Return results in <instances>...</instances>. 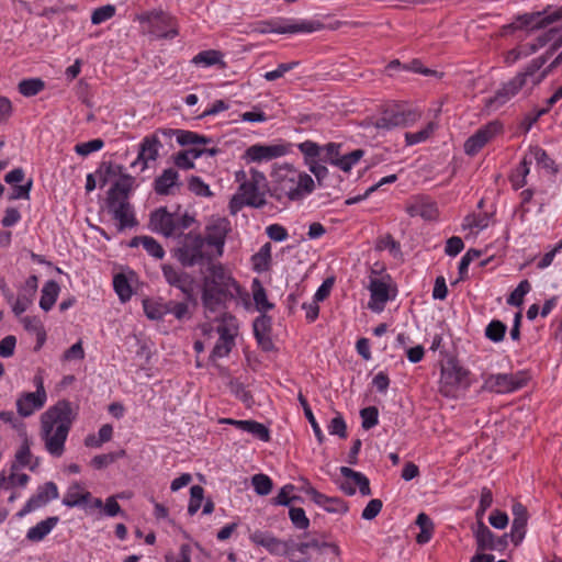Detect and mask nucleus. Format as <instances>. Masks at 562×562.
I'll return each instance as SVG.
<instances>
[{
    "label": "nucleus",
    "mask_w": 562,
    "mask_h": 562,
    "mask_svg": "<svg viewBox=\"0 0 562 562\" xmlns=\"http://www.w3.org/2000/svg\"><path fill=\"white\" fill-rule=\"evenodd\" d=\"M206 272L202 279L201 302L205 317H210L227 308V303L240 293V285L221 262L209 263Z\"/></svg>",
    "instance_id": "f257e3e1"
},
{
    "label": "nucleus",
    "mask_w": 562,
    "mask_h": 562,
    "mask_svg": "<svg viewBox=\"0 0 562 562\" xmlns=\"http://www.w3.org/2000/svg\"><path fill=\"white\" fill-rule=\"evenodd\" d=\"M251 539L257 544L267 548L271 553L286 555L291 562H311L315 550L330 551L335 557L340 554L339 547L336 543L319 541L307 535L282 541L257 530L251 535Z\"/></svg>",
    "instance_id": "f03ea898"
},
{
    "label": "nucleus",
    "mask_w": 562,
    "mask_h": 562,
    "mask_svg": "<svg viewBox=\"0 0 562 562\" xmlns=\"http://www.w3.org/2000/svg\"><path fill=\"white\" fill-rule=\"evenodd\" d=\"M562 45V37L557 40L550 49L542 56L532 59L522 71H519L514 78L503 83L495 94L485 100L484 106L488 112L496 111L515 95L518 94L528 83L531 88L538 86L547 76L548 70H541L551 56Z\"/></svg>",
    "instance_id": "7ed1b4c3"
},
{
    "label": "nucleus",
    "mask_w": 562,
    "mask_h": 562,
    "mask_svg": "<svg viewBox=\"0 0 562 562\" xmlns=\"http://www.w3.org/2000/svg\"><path fill=\"white\" fill-rule=\"evenodd\" d=\"M71 403L58 401L41 416V437L47 452L59 458L65 452V442L75 420Z\"/></svg>",
    "instance_id": "20e7f679"
},
{
    "label": "nucleus",
    "mask_w": 562,
    "mask_h": 562,
    "mask_svg": "<svg viewBox=\"0 0 562 562\" xmlns=\"http://www.w3.org/2000/svg\"><path fill=\"white\" fill-rule=\"evenodd\" d=\"M313 178L290 165L280 167L273 175V186L270 195L279 202L301 201L314 191Z\"/></svg>",
    "instance_id": "39448f33"
},
{
    "label": "nucleus",
    "mask_w": 562,
    "mask_h": 562,
    "mask_svg": "<svg viewBox=\"0 0 562 562\" xmlns=\"http://www.w3.org/2000/svg\"><path fill=\"white\" fill-rule=\"evenodd\" d=\"M175 257L183 268L207 266L216 259L214 254L209 250L203 236L195 232L179 234Z\"/></svg>",
    "instance_id": "423d86ee"
},
{
    "label": "nucleus",
    "mask_w": 562,
    "mask_h": 562,
    "mask_svg": "<svg viewBox=\"0 0 562 562\" xmlns=\"http://www.w3.org/2000/svg\"><path fill=\"white\" fill-rule=\"evenodd\" d=\"M140 24L147 25L149 34L158 38L172 40L179 35L177 19L162 10H150L136 16Z\"/></svg>",
    "instance_id": "0eeeda50"
},
{
    "label": "nucleus",
    "mask_w": 562,
    "mask_h": 562,
    "mask_svg": "<svg viewBox=\"0 0 562 562\" xmlns=\"http://www.w3.org/2000/svg\"><path fill=\"white\" fill-rule=\"evenodd\" d=\"M469 371L460 367L456 361L449 360L441 367L439 392L446 397H458L460 391L470 386Z\"/></svg>",
    "instance_id": "6e6552de"
},
{
    "label": "nucleus",
    "mask_w": 562,
    "mask_h": 562,
    "mask_svg": "<svg viewBox=\"0 0 562 562\" xmlns=\"http://www.w3.org/2000/svg\"><path fill=\"white\" fill-rule=\"evenodd\" d=\"M420 117L416 110H406L400 105H391L383 110L381 115L370 121L376 130L391 131L395 127H405L414 124Z\"/></svg>",
    "instance_id": "1a4fd4ad"
},
{
    "label": "nucleus",
    "mask_w": 562,
    "mask_h": 562,
    "mask_svg": "<svg viewBox=\"0 0 562 562\" xmlns=\"http://www.w3.org/2000/svg\"><path fill=\"white\" fill-rule=\"evenodd\" d=\"M517 546L525 537L522 529H512L510 533L495 536L491 529H475L474 538L476 540V550L484 551H498L503 552L508 546V539Z\"/></svg>",
    "instance_id": "9d476101"
},
{
    "label": "nucleus",
    "mask_w": 562,
    "mask_h": 562,
    "mask_svg": "<svg viewBox=\"0 0 562 562\" xmlns=\"http://www.w3.org/2000/svg\"><path fill=\"white\" fill-rule=\"evenodd\" d=\"M268 187L267 178L263 172L251 168L249 170V180L239 184L238 193L248 206L262 207L266 205L265 192Z\"/></svg>",
    "instance_id": "9b49d317"
},
{
    "label": "nucleus",
    "mask_w": 562,
    "mask_h": 562,
    "mask_svg": "<svg viewBox=\"0 0 562 562\" xmlns=\"http://www.w3.org/2000/svg\"><path fill=\"white\" fill-rule=\"evenodd\" d=\"M342 144L340 143H328L322 146V155L319 157V161L328 162L344 172H349L352 167L359 162V160L363 157V149H355L349 154L341 155Z\"/></svg>",
    "instance_id": "f8f14e48"
},
{
    "label": "nucleus",
    "mask_w": 562,
    "mask_h": 562,
    "mask_svg": "<svg viewBox=\"0 0 562 562\" xmlns=\"http://www.w3.org/2000/svg\"><path fill=\"white\" fill-rule=\"evenodd\" d=\"M557 22H562V7L548 5L542 11L525 13L516 20L517 27L531 31L549 27Z\"/></svg>",
    "instance_id": "ddd939ff"
},
{
    "label": "nucleus",
    "mask_w": 562,
    "mask_h": 562,
    "mask_svg": "<svg viewBox=\"0 0 562 562\" xmlns=\"http://www.w3.org/2000/svg\"><path fill=\"white\" fill-rule=\"evenodd\" d=\"M262 27L259 30L260 33H279V34H295V33H312L319 31L324 27V24L317 20H279V21H267L261 22Z\"/></svg>",
    "instance_id": "4468645a"
},
{
    "label": "nucleus",
    "mask_w": 562,
    "mask_h": 562,
    "mask_svg": "<svg viewBox=\"0 0 562 562\" xmlns=\"http://www.w3.org/2000/svg\"><path fill=\"white\" fill-rule=\"evenodd\" d=\"M529 378L525 372L488 374L483 389L495 393H509L524 387Z\"/></svg>",
    "instance_id": "2eb2a0df"
},
{
    "label": "nucleus",
    "mask_w": 562,
    "mask_h": 562,
    "mask_svg": "<svg viewBox=\"0 0 562 562\" xmlns=\"http://www.w3.org/2000/svg\"><path fill=\"white\" fill-rule=\"evenodd\" d=\"M161 270L166 282L170 286L179 289L183 293L186 301L196 304L194 278L190 273L171 265H164Z\"/></svg>",
    "instance_id": "dca6fc26"
},
{
    "label": "nucleus",
    "mask_w": 562,
    "mask_h": 562,
    "mask_svg": "<svg viewBox=\"0 0 562 562\" xmlns=\"http://www.w3.org/2000/svg\"><path fill=\"white\" fill-rule=\"evenodd\" d=\"M503 132V124L495 120L480 127L464 143L465 154L473 156L479 153L490 140Z\"/></svg>",
    "instance_id": "f3484780"
},
{
    "label": "nucleus",
    "mask_w": 562,
    "mask_h": 562,
    "mask_svg": "<svg viewBox=\"0 0 562 562\" xmlns=\"http://www.w3.org/2000/svg\"><path fill=\"white\" fill-rule=\"evenodd\" d=\"M58 487L54 482H46L43 485H40L30 499L26 502L24 507L18 513V516L22 517L35 509H38L45 506L53 499L58 498Z\"/></svg>",
    "instance_id": "a211bd4d"
},
{
    "label": "nucleus",
    "mask_w": 562,
    "mask_h": 562,
    "mask_svg": "<svg viewBox=\"0 0 562 562\" xmlns=\"http://www.w3.org/2000/svg\"><path fill=\"white\" fill-rule=\"evenodd\" d=\"M106 206L113 218L119 222V231L122 232L127 227H134L138 224L131 203L125 200L106 199Z\"/></svg>",
    "instance_id": "6ab92c4d"
},
{
    "label": "nucleus",
    "mask_w": 562,
    "mask_h": 562,
    "mask_svg": "<svg viewBox=\"0 0 562 562\" xmlns=\"http://www.w3.org/2000/svg\"><path fill=\"white\" fill-rule=\"evenodd\" d=\"M288 153V148L284 145H263L255 144L249 146L245 154L244 159L248 162H261L269 161L274 158L284 156Z\"/></svg>",
    "instance_id": "aec40b11"
},
{
    "label": "nucleus",
    "mask_w": 562,
    "mask_h": 562,
    "mask_svg": "<svg viewBox=\"0 0 562 562\" xmlns=\"http://www.w3.org/2000/svg\"><path fill=\"white\" fill-rule=\"evenodd\" d=\"M161 147L162 142L161 138L158 137V134L146 136L142 140L137 158L131 164V167L134 168L140 164V170L144 171L148 167V161L158 158V153Z\"/></svg>",
    "instance_id": "412c9836"
},
{
    "label": "nucleus",
    "mask_w": 562,
    "mask_h": 562,
    "mask_svg": "<svg viewBox=\"0 0 562 562\" xmlns=\"http://www.w3.org/2000/svg\"><path fill=\"white\" fill-rule=\"evenodd\" d=\"M149 227L153 232L172 237L176 235L175 214L161 206L150 213Z\"/></svg>",
    "instance_id": "4be33fe9"
},
{
    "label": "nucleus",
    "mask_w": 562,
    "mask_h": 562,
    "mask_svg": "<svg viewBox=\"0 0 562 562\" xmlns=\"http://www.w3.org/2000/svg\"><path fill=\"white\" fill-rule=\"evenodd\" d=\"M228 222L221 220L215 224L206 226V235L203 236L206 245L215 248L214 256L220 258L223 256L226 236L228 233Z\"/></svg>",
    "instance_id": "5701e85b"
},
{
    "label": "nucleus",
    "mask_w": 562,
    "mask_h": 562,
    "mask_svg": "<svg viewBox=\"0 0 562 562\" xmlns=\"http://www.w3.org/2000/svg\"><path fill=\"white\" fill-rule=\"evenodd\" d=\"M91 501H93L92 494L88 491H83L81 484L75 482L67 488L61 503L67 507H82L89 513Z\"/></svg>",
    "instance_id": "b1692460"
},
{
    "label": "nucleus",
    "mask_w": 562,
    "mask_h": 562,
    "mask_svg": "<svg viewBox=\"0 0 562 562\" xmlns=\"http://www.w3.org/2000/svg\"><path fill=\"white\" fill-rule=\"evenodd\" d=\"M368 289L370 291L369 308L382 312L390 300L389 285L380 279H370Z\"/></svg>",
    "instance_id": "393cba45"
},
{
    "label": "nucleus",
    "mask_w": 562,
    "mask_h": 562,
    "mask_svg": "<svg viewBox=\"0 0 562 562\" xmlns=\"http://www.w3.org/2000/svg\"><path fill=\"white\" fill-rule=\"evenodd\" d=\"M306 494L311 497V499L317 504L318 506L323 507L325 510L329 513H346L348 510L347 504L338 497H328L318 491H316L314 487L308 486L306 488Z\"/></svg>",
    "instance_id": "a878e982"
},
{
    "label": "nucleus",
    "mask_w": 562,
    "mask_h": 562,
    "mask_svg": "<svg viewBox=\"0 0 562 562\" xmlns=\"http://www.w3.org/2000/svg\"><path fill=\"white\" fill-rule=\"evenodd\" d=\"M45 403L46 397H42L35 392H25L16 400V411L21 417H29L35 411L41 409Z\"/></svg>",
    "instance_id": "bb28decb"
},
{
    "label": "nucleus",
    "mask_w": 562,
    "mask_h": 562,
    "mask_svg": "<svg viewBox=\"0 0 562 562\" xmlns=\"http://www.w3.org/2000/svg\"><path fill=\"white\" fill-rule=\"evenodd\" d=\"M181 186L179 172L173 168L165 169L154 181V190L158 195H169L172 193L173 187L180 188Z\"/></svg>",
    "instance_id": "cd10ccee"
},
{
    "label": "nucleus",
    "mask_w": 562,
    "mask_h": 562,
    "mask_svg": "<svg viewBox=\"0 0 562 562\" xmlns=\"http://www.w3.org/2000/svg\"><path fill=\"white\" fill-rule=\"evenodd\" d=\"M23 436L22 445L15 453V463L12 464L11 470L15 471L19 468L29 467L31 471H35L40 463L38 458H35L34 463H32L33 456L31 453V441L24 430Z\"/></svg>",
    "instance_id": "c85d7f7f"
},
{
    "label": "nucleus",
    "mask_w": 562,
    "mask_h": 562,
    "mask_svg": "<svg viewBox=\"0 0 562 562\" xmlns=\"http://www.w3.org/2000/svg\"><path fill=\"white\" fill-rule=\"evenodd\" d=\"M89 514H98L100 516L114 517L121 513V506L116 501V496H110L105 503L101 498L93 497Z\"/></svg>",
    "instance_id": "c756f323"
},
{
    "label": "nucleus",
    "mask_w": 562,
    "mask_h": 562,
    "mask_svg": "<svg viewBox=\"0 0 562 562\" xmlns=\"http://www.w3.org/2000/svg\"><path fill=\"white\" fill-rule=\"evenodd\" d=\"M134 181H135V179L132 176H130L127 173L122 175L120 180L116 181L111 187V189L108 191L106 199L108 200L120 199V200L128 201V194L133 188Z\"/></svg>",
    "instance_id": "7c9ffc66"
},
{
    "label": "nucleus",
    "mask_w": 562,
    "mask_h": 562,
    "mask_svg": "<svg viewBox=\"0 0 562 562\" xmlns=\"http://www.w3.org/2000/svg\"><path fill=\"white\" fill-rule=\"evenodd\" d=\"M59 291V284L55 280L47 281L42 289L40 307L45 312L50 311L56 303Z\"/></svg>",
    "instance_id": "2f4dec72"
},
{
    "label": "nucleus",
    "mask_w": 562,
    "mask_h": 562,
    "mask_svg": "<svg viewBox=\"0 0 562 562\" xmlns=\"http://www.w3.org/2000/svg\"><path fill=\"white\" fill-rule=\"evenodd\" d=\"M235 426L243 431L251 434L255 438L268 442L270 441V430L261 423L256 420H240L236 422Z\"/></svg>",
    "instance_id": "473e14b6"
},
{
    "label": "nucleus",
    "mask_w": 562,
    "mask_h": 562,
    "mask_svg": "<svg viewBox=\"0 0 562 562\" xmlns=\"http://www.w3.org/2000/svg\"><path fill=\"white\" fill-rule=\"evenodd\" d=\"M531 160H536L537 165L549 170L551 173H558L559 169L554 160L549 157L547 151L540 146H532L528 151Z\"/></svg>",
    "instance_id": "72a5a7b5"
},
{
    "label": "nucleus",
    "mask_w": 562,
    "mask_h": 562,
    "mask_svg": "<svg viewBox=\"0 0 562 562\" xmlns=\"http://www.w3.org/2000/svg\"><path fill=\"white\" fill-rule=\"evenodd\" d=\"M339 470L342 476L346 479H351L355 484L358 485L361 495H371L370 482L364 474L357 472L348 467H341Z\"/></svg>",
    "instance_id": "f704fd0d"
},
{
    "label": "nucleus",
    "mask_w": 562,
    "mask_h": 562,
    "mask_svg": "<svg viewBox=\"0 0 562 562\" xmlns=\"http://www.w3.org/2000/svg\"><path fill=\"white\" fill-rule=\"evenodd\" d=\"M95 173L99 177L100 186L104 187L112 177L120 176L121 178L122 175H124V167L122 165H116L111 161H103L99 166Z\"/></svg>",
    "instance_id": "c9c22d12"
},
{
    "label": "nucleus",
    "mask_w": 562,
    "mask_h": 562,
    "mask_svg": "<svg viewBox=\"0 0 562 562\" xmlns=\"http://www.w3.org/2000/svg\"><path fill=\"white\" fill-rule=\"evenodd\" d=\"M220 313L222 314V324L217 327V333L220 335L218 341L234 345V334L231 331L229 326H234L236 318L232 314L227 313L226 310Z\"/></svg>",
    "instance_id": "e433bc0d"
},
{
    "label": "nucleus",
    "mask_w": 562,
    "mask_h": 562,
    "mask_svg": "<svg viewBox=\"0 0 562 562\" xmlns=\"http://www.w3.org/2000/svg\"><path fill=\"white\" fill-rule=\"evenodd\" d=\"M252 296L256 307L260 313H266L274 307V305L268 301L266 290L257 279L252 282Z\"/></svg>",
    "instance_id": "4c0bfd02"
},
{
    "label": "nucleus",
    "mask_w": 562,
    "mask_h": 562,
    "mask_svg": "<svg viewBox=\"0 0 562 562\" xmlns=\"http://www.w3.org/2000/svg\"><path fill=\"white\" fill-rule=\"evenodd\" d=\"M45 89V82L41 78L23 79L18 85L19 92L26 98L34 97Z\"/></svg>",
    "instance_id": "58836bf2"
},
{
    "label": "nucleus",
    "mask_w": 562,
    "mask_h": 562,
    "mask_svg": "<svg viewBox=\"0 0 562 562\" xmlns=\"http://www.w3.org/2000/svg\"><path fill=\"white\" fill-rule=\"evenodd\" d=\"M177 142L181 146L205 145L212 143V138L200 135L195 132L178 130Z\"/></svg>",
    "instance_id": "ea45409f"
},
{
    "label": "nucleus",
    "mask_w": 562,
    "mask_h": 562,
    "mask_svg": "<svg viewBox=\"0 0 562 562\" xmlns=\"http://www.w3.org/2000/svg\"><path fill=\"white\" fill-rule=\"evenodd\" d=\"M493 503V493L491 488L484 486L481 491L480 504L476 509V522L477 527H486L484 524V515L485 512L492 506Z\"/></svg>",
    "instance_id": "a19ab883"
},
{
    "label": "nucleus",
    "mask_w": 562,
    "mask_h": 562,
    "mask_svg": "<svg viewBox=\"0 0 562 562\" xmlns=\"http://www.w3.org/2000/svg\"><path fill=\"white\" fill-rule=\"evenodd\" d=\"M297 400H299L300 404L302 405L304 415L307 418L308 423L311 424L318 442L323 443V441L325 440V436H324L318 423L316 422V418L308 405L307 400L305 398V396L302 393L299 394Z\"/></svg>",
    "instance_id": "79ce46f5"
},
{
    "label": "nucleus",
    "mask_w": 562,
    "mask_h": 562,
    "mask_svg": "<svg viewBox=\"0 0 562 562\" xmlns=\"http://www.w3.org/2000/svg\"><path fill=\"white\" fill-rule=\"evenodd\" d=\"M113 286L122 302H126L132 297V288L125 274H115L113 278Z\"/></svg>",
    "instance_id": "37998d69"
},
{
    "label": "nucleus",
    "mask_w": 562,
    "mask_h": 562,
    "mask_svg": "<svg viewBox=\"0 0 562 562\" xmlns=\"http://www.w3.org/2000/svg\"><path fill=\"white\" fill-rule=\"evenodd\" d=\"M143 307L149 319L159 321L166 316V310H164L162 301L146 299L143 301Z\"/></svg>",
    "instance_id": "c03bdc74"
},
{
    "label": "nucleus",
    "mask_w": 562,
    "mask_h": 562,
    "mask_svg": "<svg viewBox=\"0 0 562 562\" xmlns=\"http://www.w3.org/2000/svg\"><path fill=\"white\" fill-rule=\"evenodd\" d=\"M222 54L218 50L209 49V50H202L199 54H196L192 58V63L194 65H202L204 67H210L213 65H216L221 63L222 60Z\"/></svg>",
    "instance_id": "a18cd8bd"
},
{
    "label": "nucleus",
    "mask_w": 562,
    "mask_h": 562,
    "mask_svg": "<svg viewBox=\"0 0 562 562\" xmlns=\"http://www.w3.org/2000/svg\"><path fill=\"white\" fill-rule=\"evenodd\" d=\"M435 127H436L435 123L429 122L423 130H420L418 132H415V133L407 132V133H405L406 145L413 146V145H416L418 143L425 142L434 133Z\"/></svg>",
    "instance_id": "49530a36"
},
{
    "label": "nucleus",
    "mask_w": 562,
    "mask_h": 562,
    "mask_svg": "<svg viewBox=\"0 0 562 562\" xmlns=\"http://www.w3.org/2000/svg\"><path fill=\"white\" fill-rule=\"evenodd\" d=\"M124 456H125V450H119L116 452L98 454L92 458L91 465L97 470H101V469L109 467L110 464H112L117 459H120Z\"/></svg>",
    "instance_id": "de8ad7c7"
},
{
    "label": "nucleus",
    "mask_w": 562,
    "mask_h": 562,
    "mask_svg": "<svg viewBox=\"0 0 562 562\" xmlns=\"http://www.w3.org/2000/svg\"><path fill=\"white\" fill-rule=\"evenodd\" d=\"M297 148L304 155L306 165L312 160L319 159L322 155V146L312 140H305L299 144Z\"/></svg>",
    "instance_id": "09e8293b"
},
{
    "label": "nucleus",
    "mask_w": 562,
    "mask_h": 562,
    "mask_svg": "<svg viewBox=\"0 0 562 562\" xmlns=\"http://www.w3.org/2000/svg\"><path fill=\"white\" fill-rule=\"evenodd\" d=\"M506 330L507 327L503 322L494 319L486 326L485 336L494 342H499L504 339Z\"/></svg>",
    "instance_id": "8fccbe9b"
},
{
    "label": "nucleus",
    "mask_w": 562,
    "mask_h": 562,
    "mask_svg": "<svg viewBox=\"0 0 562 562\" xmlns=\"http://www.w3.org/2000/svg\"><path fill=\"white\" fill-rule=\"evenodd\" d=\"M531 290L528 280H522L517 288L509 294L507 304L513 306H520L524 303V296Z\"/></svg>",
    "instance_id": "3c124183"
},
{
    "label": "nucleus",
    "mask_w": 562,
    "mask_h": 562,
    "mask_svg": "<svg viewBox=\"0 0 562 562\" xmlns=\"http://www.w3.org/2000/svg\"><path fill=\"white\" fill-rule=\"evenodd\" d=\"M252 486L258 495H268L272 490V481L266 474H255L251 479Z\"/></svg>",
    "instance_id": "603ef678"
},
{
    "label": "nucleus",
    "mask_w": 562,
    "mask_h": 562,
    "mask_svg": "<svg viewBox=\"0 0 562 562\" xmlns=\"http://www.w3.org/2000/svg\"><path fill=\"white\" fill-rule=\"evenodd\" d=\"M513 525L512 527H526L529 518L526 506L521 503L514 502L512 506Z\"/></svg>",
    "instance_id": "864d4df0"
},
{
    "label": "nucleus",
    "mask_w": 562,
    "mask_h": 562,
    "mask_svg": "<svg viewBox=\"0 0 562 562\" xmlns=\"http://www.w3.org/2000/svg\"><path fill=\"white\" fill-rule=\"evenodd\" d=\"M115 7L113 4H105L100 8H97L91 14V23L94 25L101 24L115 14Z\"/></svg>",
    "instance_id": "5fc2aeb1"
},
{
    "label": "nucleus",
    "mask_w": 562,
    "mask_h": 562,
    "mask_svg": "<svg viewBox=\"0 0 562 562\" xmlns=\"http://www.w3.org/2000/svg\"><path fill=\"white\" fill-rule=\"evenodd\" d=\"M204 497V488L200 485H193L190 488V501L188 513L194 515L201 507Z\"/></svg>",
    "instance_id": "6e6d98bb"
},
{
    "label": "nucleus",
    "mask_w": 562,
    "mask_h": 562,
    "mask_svg": "<svg viewBox=\"0 0 562 562\" xmlns=\"http://www.w3.org/2000/svg\"><path fill=\"white\" fill-rule=\"evenodd\" d=\"M362 418V428L366 430L371 429L379 423V411L375 406H369L360 411Z\"/></svg>",
    "instance_id": "4d7b16f0"
},
{
    "label": "nucleus",
    "mask_w": 562,
    "mask_h": 562,
    "mask_svg": "<svg viewBox=\"0 0 562 562\" xmlns=\"http://www.w3.org/2000/svg\"><path fill=\"white\" fill-rule=\"evenodd\" d=\"M532 164V160L529 156V154H526L520 161L519 166L517 167L515 173L519 177H521L520 181H516V178L513 179V186L515 188H522L526 184V177L528 176L530 171V165Z\"/></svg>",
    "instance_id": "13d9d810"
},
{
    "label": "nucleus",
    "mask_w": 562,
    "mask_h": 562,
    "mask_svg": "<svg viewBox=\"0 0 562 562\" xmlns=\"http://www.w3.org/2000/svg\"><path fill=\"white\" fill-rule=\"evenodd\" d=\"M375 249L381 251L384 249H389L391 254L397 256L401 254V245L396 241L391 234H386L378 239Z\"/></svg>",
    "instance_id": "bf43d9fd"
},
{
    "label": "nucleus",
    "mask_w": 562,
    "mask_h": 562,
    "mask_svg": "<svg viewBox=\"0 0 562 562\" xmlns=\"http://www.w3.org/2000/svg\"><path fill=\"white\" fill-rule=\"evenodd\" d=\"M188 188L191 192L199 196H211L212 192L206 183L198 177L191 176L188 180Z\"/></svg>",
    "instance_id": "052dcab7"
},
{
    "label": "nucleus",
    "mask_w": 562,
    "mask_h": 562,
    "mask_svg": "<svg viewBox=\"0 0 562 562\" xmlns=\"http://www.w3.org/2000/svg\"><path fill=\"white\" fill-rule=\"evenodd\" d=\"M272 318L265 313L256 317L252 324L254 335L260 336L271 333Z\"/></svg>",
    "instance_id": "680f3d73"
},
{
    "label": "nucleus",
    "mask_w": 562,
    "mask_h": 562,
    "mask_svg": "<svg viewBox=\"0 0 562 562\" xmlns=\"http://www.w3.org/2000/svg\"><path fill=\"white\" fill-rule=\"evenodd\" d=\"M270 244H265L259 252L252 256L254 267L258 271H262L267 269L269 260H270Z\"/></svg>",
    "instance_id": "e2e57ef3"
},
{
    "label": "nucleus",
    "mask_w": 562,
    "mask_h": 562,
    "mask_svg": "<svg viewBox=\"0 0 562 562\" xmlns=\"http://www.w3.org/2000/svg\"><path fill=\"white\" fill-rule=\"evenodd\" d=\"M104 146L101 138H94L86 143H80L75 146V151L80 156H87L93 151L100 150Z\"/></svg>",
    "instance_id": "0e129e2a"
},
{
    "label": "nucleus",
    "mask_w": 562,
    "mask_h": 562,
    "mask_svg": "<svg viewBox=\"0 0 562 562\" xmlns=\"http://www.w3.org/2000/svg\"><path fill=\"white\" fill-rule=\"evenodd\" d=\"M143 247L150 256L155 257L156 259H162L165 256V250L161 245L150 236L143 238Z\"/></svg>",
    "instance_id": "69168bd1"
},
{
    "label": "nucleus",
    "mask_w": 562,
    "mask_h": 562,
    "mask_svg": "<svg viewBox=\"0 0 562 562\" xmlns=\"http://www.w3.org/2000/svg\"><path fill=\"white\" fill-rule=\"evenodd\" d=\"M165 562H191V547L189 544H182L178 554L168 552L165 555Z\"/></svg>",
    "instance_id": "338daca9"
},
{
    "label": "nucleus",
    "mask_w": 562,
    "mask_h": 562,
    "mask_svg": "<svg viewBox=\"0 0 562 562\" xmlns=\"http://www.w3.org/2000/svg\"><path fill=\"white\" fill-rule=\"evenodd\" d=\"M328 431L330 435H337L340 438L347 437V425L340 414L330 420L328 425Z\"/></svg>",
    "instance_id": "774afa93"
}]
</instances>
